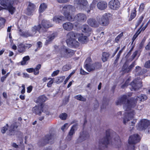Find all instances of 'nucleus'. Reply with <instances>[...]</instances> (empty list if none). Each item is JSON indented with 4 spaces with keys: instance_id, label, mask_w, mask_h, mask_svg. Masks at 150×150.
I'll list each match as a JSON object with an SVG mask.
<instances>
[{
    "instance_id": "obj_1",
    "label": "nucleus",
    "mask_w": 150,
    "mask_h": 150,
    "mask_svg": "<svg viewBox=\"0 0 150 150\" xmlns=\"http://www.w3.org/2000/svg\"><path fill=\"white\" fill-rule=\"evenodd\" d=\"M131 96V95H124L119 98L116 102L117 105H124L123 109L126 111L123 121L125 124L131 120L135 114L134 111L131 109V108L135 107L137 105V102L134 100L133 98H131L129 100L128 99V98Z\"/></svg>"
},
{
    "instance_id": "obj_2",
    "label": "nucleus",
    "mask_w": 150,
    "mask_h": 150,
    "mask_svg": "<svg viewBox=\"0 0 150 150\" xmlns=\"http://www.w3.org/2000/svg\"><path fill=\"white\" fill-rule=\"evenodd\" d=\"M13 0H0V5L4 7V8L8 9L12 15L16 10L15 8L13 6Z\"/></svg>"
},
{
    "instance_id": "obj_3",
    "label": "nucleus",
    "mask_w": 150,
    "mask_h": 150,
    "mask_svg": "<svg viewBox=\"0 0 150 150\" xmlns=\"http://www.w3.org/2000/svg\"><path fill=\"white\" fill-rule=\"evenodd\" d=\"M140 140L138 134H134L130 136L128 139L129 144L128 146V150H135V145Z\"/></svg>"
},
{
    "instance_id": "obj_4",
    "label": "nucleus",
    "mask_w": 150,
    "mask_h": 150,
    "mask_svg": "<svg viewBox=\"0 0 150 150\" xmlns=\"http://www.w3.org/2000/svg\"><path fill=\"white\" fill-rule=\"evenodd\" d=\"M48 107L47 106L43 105L41 103L40 106H36L33 108L32 111L33 113L40 115L42 112L45 113L47 115H49V112L48 110Z\"/></svg>"
},
{
    "instance_id": "obj_5",
    "label": "nucleus",
    "mask_w": 150,
    "mask_h": 150,
    "mask_svg": "<svg viewBox=\"0 0 150 150\" xmlns=\"http://www.w3.org/2000/svg\"><path fill=\"white\" fill-rule=\"evenodd\" d=\"M60 53L62 57L68 58L73 55L74 52L73 50L67 48L65 46H63L60 48Z\"/></svg>"
},
{
    "instance_id": "obj_6",
    "label": "nucleus",
    "mask_w": 150,
    "mask_h": 150,
    "mask_svg": "<svg viewBox=\"0 0 150 150\" xmlns=\"http://www.w3.org/2000/svg\"><path fill=\"white\" fill-rule=\"evenodd\" d=\"M110 14L105 13L98 19L99 24L103 26H106L109 24Z\"/></svg>"
},
{
    "instance_id": "obj_7",
    "label": "nucleus",
    "mask_w": 150,
    "mask_h": 150,
    "mask_svg": "<svg viewBox=\"0 0 150 150\" xmlns=\"http://www.w3.org/2000/svg\"><path fill=\"white\" fill-rule=\"evenodd\" d=\"M56 138V136L54 134H49L45 135L42 139V142L43 143V145L47 144H52Z\"/></svg>"
},
{
    "instance_id": "obj_8",
    "label": "nucleus",
    "mask_w": 150,
    "mask_h": 150,
    "mask_svg": "<svg viewBox=\"0 0 150 150\" xmlns=\"http://www.w3.org/2000/svg\"><path fill=\"white\" fill-rule=\"evenodd\" d=\"M150 124V122L149 120L146 119H142L137 126V129L139 130L146 129Z\"/></svg>"
},
{
    "instance_id": "obj_9",
    "label": "nucleus",
    "mask_w": 150,
    "mask_h": 150,
    "mask_svg": "<svg viewBox=\"0 0 150 150\" xmlns=\"http://www.w3.org/2000/svg\"><path fill=\"white\" fill-rule=\"evenodd\" d=\"M100 67V64L98 62H96L92 64L87 63L85 65V68L88 72L93 71L99 68Z\"/></svg>"
},
{
    "instance_id": "obj_10",
    "label": "nucleus",
    "mask_w": 150,
    "mask_h": 150,
    "mask_svg": "<svg viewBox=\"0 0 150 150\" xmlns=\"http://www.w3.org/2000/svg\"><path fill=\"white\" fill-rule=\"evenodd\" d=\"M110 134L107 131L106 136L101 139L99 142L100 146L107 147V146L110 143Z\"/></svg>"
},
{
    "instance_id": "obj_11",
    "label": "nucleus",
    "mask_w": 150,
    "mask_h": 150,
    "mask_svg": "<svg viewBox=\"0 0 150 150\" xmlns=\"http://www.w3.org/2000/svg\"><path fill=\"white\" fill-rule=\"evenodd\" d=\"M75 11V7L70 5H65L63 7L62 10L63 15L67 13H73Z\"/></svg>"
},
{
    "instance_id": "obj_12",
    "label": "nucleus",
    "mask_w": 150,
    "mask_h": 150,
    "mask_svg": "<svg viewBox=\"0 0 150 150\" xmlns=\"http://www.w3.org/2000/svg\"><path fill=\"white\" fill-rule=\"evenodd\" d=\"M89 137V134L87 131H83L81 132L79 136L77 139V142L78 143L81 142L88 138Z\"/></svg>"
},
{
    "instance_id": "obj_13",
    "label": "nucleus",
    "mask_w": 150,
    "mask_h": 150,
    "mask_svg": "<svg viewBox=\"0 0 150 150\" xmlns=\"http://www.w3.org/2000/svg\"><path fill=\"white\" fill-rule=\"evenodd\" d=\"M132 87V91L133 90L136 91L139 89L142 86V82L138 79L134 80L131 83Z\"/></svg>"
},
{
    "instance_id": "obj_14",
    "label": "nucleus",
    "mask_w": 150,
    "mask_h": 150,
    "mask_svg": "<svg viewBox=\"0 0 150 150\" xmlns=\"http://www.w3.org/2000/svg\"><path fill=\"white\" fill-rule=\"evenodd\" d=\"M109 6L113 10H117L120 6V3L117 0H112L109 3Z\"/></svg>"
},
{
    "instance_id": "obj_15",
    "label": "nucleus",
    "mask_w": 150,
    "mask_h": 150,
    "mask_svg": "<svg viewBox=\"0 0 150 150\" xmlns=\"http://www.w3.org/2000/svg\"><path fill=\"white\" fill-rule=\"evenodd\" d=\"M79 36V33H76L73 31L70 32L67 35L66 42H67L72 40L77 39V37Z\"/></svg>"
},
{
    "instance_id": "obj_16",
    "label": "nucleus",
    "mask_w": 150,
    "mask_h": 150,
    "mask_svg": "<svg viewBox=\"0 0 150 150\" xmlns=\"http://www.w3.org/2000/svg\"><path fill=\"white\" fill-rule=\"evenodd\" d=\"M74 4L78 5L81 8L86 7L88 4V3L86 0H74Z\"/></svg>"
},
{
    "instance_id": "obj_17",
    "label": "nucleus",
    "mask_w": 150,
    "mask_h": 150,
    "mask_svg": "<svg viewBox=\"0 0 150 150\" xmlns=\"http://www.w3.org/2000/svg\"><path fill=\"white\" fill-rule=\"evenodd\" d=\"M78 125L76 124L73 125L71 127L68 135L67 137V139L69 141H70L73 135L75 133V131L77 129Z\"/></svg>"
},
{
    "instance_id": "obj_18",
    "label": "nucleus",
    "mask_w": 150,
    "mask_h": 150,
    "mask_svg": "<svg viewBox=\"0 0 150 150\" xmlns=\"http://www.w3.org/2000/svg\"><path fill=\"white\" fill-rule=\"evenodd\" d=\"M88 23L90 26L94 28H96L99 25L98 20L97 21L95 19L90 18L87 21Z\"/></svg>"
},
{
    "instance_id": "obj_19",
    "label": "nucleus",
    "mask_w": 150,
    "mask_h": 150,
    "mask_svg": "<svg viewBox=\"0 0 150 150\" xmlns=\"http://www.w3.org/2000/svg\"><path fill=\"white\" fill-rule=\"evenodd\" d=\"M135 62H133L129 66H127L126 64H124L122 69V71L125 73H128L131 71L132 69L134 66Z\"/></svg>"
},
{
    "instance_id": "obj_20",
    "label": "nucleus",
    "mask_w": 150,
    "mask_h": 150,
    "mask_svg": "<svg viewBox=\"0 0 150 150\" xmlns=\"http://www.w3.org/2000/svg\"><path fill=\"white\" fill-rule=\"evenodd\" d=\"M62 26L64 29L67 31L71 30L74 27V25L70 22H67L64 23Z\"/></svg>"
},
{
    "instance_id": "obj_21",
    "label": "nucleus",
    "mask_w": 150,
    "mask_h": 150,
    "mask_svg": "<svg viewBox=\"0 0 150 150\" xmlns=\"http://www.w3.org/2000/svg\"><path fill=\"white\" fill-rule=\"evenodd\" d=\"M75 18L79 21L84 22L87 19L86 15L83 13H79L77 14Z\"/></svg>"
},
{
    "instance_id": "obj_22",
    "label": "nucleus",
    "mask_w": 150,
    "mask_h": 150,
    "mask_svg": "<svg viewBox=\"0 0 150 150\" xmlns=\"http://www.w3.org/2000/svg\"><path fill=\"white\" fill-rule=\"evenodd\" d=\"M18 122H16L11 125L10 126L9 131V134L10 135H13L15 134L14 131L15 129L17 128L18 126Z\"/></svg>"
},
{
    "instance_id": "obj_23",
    "label": "nucleus",
    "mask_w": 150,
    "mask_h": 150,
    "mask_svg": "<svg viewBox=\"0 0 150 150\" xmlns=\"http://www.w3.org/2000/svg\"><path fill=\"white\" fill-rule=\"evenodd\" d=\"M42 28L41 25L39 24L38 25H35L31 28L30 32L31 33L32 37L35 35L37 33V31H39Z\"/></svg>"
},
{
    "instance_id": "obj_24",
    "label": "nucleus",
    "mask_w": 150,
    "mask_h": 150,
    "mask_svg": "<svg viewBox=\"0 0 150 150\" xmlns=\"http://www.w3.org/2000/svg\"><path fill=\"white\" fill-rule=\"evenodd\" d=\"M28 4L27 8V14L28 15H30L31 13L34 11L35 8V5L30 2H28Z\"/></svg>"
},
{
    "instance_id": "obj_25",
    "label": "nucleus",
    "mask_w": 150,
    "mask_h": 150,
    "mask_svg": "<svg viewBox=\"0 0 150 150\" xmlns=\"http://www.w3.org/2000/svg\"><path fill=\"white\" fill-rule=\"evenodd\" d=\"M107 4L104 1H101L98 3L97 6L100 10H102L105 9L107 7Z\"/></svg>"
},
{
    "instance_id": "obj_26",
    "label": "nucleus",
    "mask_w": 150,
    "mask_h": 150,
    "mask_svg": "<svg viewBox=\"0 0 150 150\" xmlns=\"http://www.w3.org/2000/svg\"><path fill=\"white\" fill-rule=\"evenodd\" d=\"M134 100L136 101L137 103V101L139 100L140 102L144 101L147 98L146 96L144 94H141L139 96H135L134 98Z\"/></svg>"
},
{
    "instance_id": "obj_27",
    "label": "nucleus",
    "mask_w": 150,
    "mask_h": 150,
    "mask_svg": "<svg viewBox=\"0 0 150 150\" xmlns=\"http://www.w3.org/2000/svg\"><path fill=\"white\" fill-rule=\"evenodd\" d=\"M81 30L83 32L87 33L86 34L88 36L90 35L91 29L88 25H83L81 27Z\"/></svg>"
},
{
    "instance_id": "obj_28",
    "label": "nucleus",
    "mask_w": 150,
    "mask_h": 150,
    "mask_svg": "<svg viewBox=\"0 0 150 150\" xmlns=\"http://www.w3.org/2000/svg\"><path fill=\"white\" fill-rule=\"evenodd\" d=\"M66 43L69 46L74 47H77L79 45V42L76 40V39L72 40Z\"/></svg>"
},
{
    "instance_id": "obj_29",
    "label": "nucleus",
    "mask_w": 150,
    "mask_h": 150,
    "mask_svg": "<svg viewBox=\"0 0 150 150\" xmlns=\"http://www.w3.org/2000/svg\"><path fill=\"white\" fill-rule=\"evenodd\" d=\"M55 37L56 34L54 33H52L48 36L47 38V39L45 42V45H47L50 44Z\"/></svg>"
},
{
    "instance_id": "obj_30",
    "label": "nucleus",
    "mask_w": 150,
    "mask_h": 150,
    "mask_svg": "<svg viewBox=\"0 0 150 150\" xmlns=\"http://www.w3.org/2000/svg\"><path fill=\"white\" fill-rule=\"evenodd\" d=\"M79 36L77 37L79 41L81 42L84 43L88 41V38L87 36L85 35H83L82 34H79Z\"/></svg>"
},
{
    "instance_id": "obj_31",
    "label": "nucleus",
    "mask_w": 150,
    "mask_h": 150,
    "mask_svg": "<svg viewBox=\"0 0 150 150\" xmlns=\"http://www.w3.org/2000/svg\"><path fill=\"white\" fill-rule=\"evenodd\" d=\"M65 17L62 16H55L53 18V21L56 23H61L63 21H65Z\"/></svg>"
},
{
    "instance_id": "obj_32",
    "label": "nucleus",
    "mask_w": 150,
    "mask_h": 150,
    "mask_svg": "<svg viewBox=\"0 0 150 150\" xmlns=\"http://www.w3.org/2000/svg\"><path fill=\"white\" fill-rule=\"evenodd\" d=\"M41 24L45 28H47L52 26V25L50 22L45 20H42Z\"/></svg>"
},
{
    "instance_id": "obj_33",
    "label": "nucleus",
    "mask_w": 150,
    "mask_h": 150,
    "mask_svg": "<svg viewBox=\"0 0 150 150\" xmlns=\"http://www.w3.org/2000/svg\"><path fill=\"white\" fill-rule=\"evenodd\" d=\"M19 34L21 36L24 37L25 38H27L29 37H32V35L30 32V31H26L25 32H22L21 29L19 30Z\"/></svg>"
},
{
    "instance_id": "obj_34",
    "label": "nucleus",
    "mask_w": 150,
    "mask_h": 150,
    "mask_svg": "<svg viewBox=\"0 0 150 150\" xmlns=\"http://www.w3.org/2000/svg\"><path fill=\"white\" fill-rule=\"evenodd\" d=\"M65 18L68 20L70 21H74V17L73 13H67L64 14Z\"/></svg>"
},
{
    "instance_id": "obj_35",
    "label": "nucleus",
    "mask_w": 150,
    "mask_h": 150,
    "mask_svg": "<svg viewBox=\"0 0 150 150\" xmlns=\"http://www.w3.org/2000/svg\"><path fill=\"white\" fill-rule=\"evenodd\" d=\"M18 50L21 53H23L25 51V49L24 45L22 43L20 44L18 46Z\"/></svg>"
},
{
    "instance_id": "obj_36",
    "label": "nucleus",
    "mask_w": 150,
    "mask_h": 150,
    "mask_svg": "<svg viewBox=\"0 0 150 150\" xmlns=\"http://www.w3.org/2000/svg\"><path fill=\"white\" fill-rule=\"evenodd\" d=\"M110 56V54L108 53L104 52L103 53L102 55V59L103 62L107 61L109 58Z\"/></svg>"
},
{
    "instance_id": "obj_37",
    "label": "nucleus",
    "mask_w": 150,
    "mask_h": 150,
    "mask_svg": "<svg viewBox=\"0 0 150 150\" xmlns=\"http://www.w3.org/2000/svg\"><path fill=\"white\" fill-rule=\"evenodd\" d=\"M74 98L78 100L83 102H85L86 100V98L82 96L81 95H78L75 96Z\"/></svg>"
},
{
    "instance_id": "obj_38",
    "label": "nucleus",
    "mask_w": 150,
    "mask_h": 150,
    "mask_svg": "<svg viewBox=\"0 0 150 150\" xmlns=\"http://www.w3.org/2000/svg\"><path fill=\"white\" fill-rule=\"evenodd\" d=\"M47 8V6L45 4L43 3L41 4L40 6L39 10L40 13L42 12Z\"/></svg>"
},
{
    "instance_id": "obj_39",
    "label": "nucleus",
    "mask_w": 150,
    "mask_h": 150,
    "mask_svg": "<svg viewBox=\"0 0 150 150\" xmlns=\"http://www.w3.org/2000/svg\"><path fill=\"white\" fill-rule=\"evenodd\" d=\"M46 100V97L42 95L40 96L37 99V101L38 102L42 103L45 102Z\"/></svg>"
},
{
    "instance_id": "obj_40",
    "label": "nucleus",
    "mask_w": 150,
    "mask_h": 150,
    "mask_svg": "<svg viewBox=\"0 0 150 150\" xmlns=\"http://www.w3.org/2000/svg\"><path fill=\"white\" fill-rule=\"evenodd\" d=\"M41 67V65L40 64H38L36 68L34 69V74L35 75H37L39 73V70Z\"/></svg>"
},
{
    "instance_id": "obj_41",
    "label": "nucleus",
    "mask_w": 150,
    "mask_h": 150,
    "mask_svg": "<svg viewBox=\"0 0 150 150\" xmlns=\"http://www.w3.org/2000/svg\"><path fill=\"white\" fill-rule=\"evenodd\" d=\"M30 59V58L28 56H25L23 57V60L21 62V64L22 65H25L26 64V62Z\"/></svg>"
},
{
    "instance_id": "obj_42",
    "label": "nucleus",
    "mask_w": 150,
    "mask_h": 150,
    "mask_svg": "<svg viewBox=\"0 0 150 150\" xmlns=\"http://www.w3.org/2000/svg\"><path fill=\"white\" fill-rule=\"evenodd\" d=\"M136 8H134V11L131 13L130 18L129 19V21H131L136 16Z\"/></svg>"
},
{
    "instance_id": "obj_43",
    "label": "nucleus",
    "mask_w": 150,
    "mask_h": 150,
    "mask_svg": "<svg viewBox=\"0 0 150 150\" xmlns=\"http://www.w3.org/2000/svg\"><path fill=\"white\" fill-rule=\"evenodd\" d=\"M71 66L69 65H64L62 68V70L64 71H67L71 69Z\"/></svg>"
},
{
    "instance_id": "obj_44",
    "label": "nucleus",
    "mask_w": 150,
    "mask_h": 150,
    "mask_svg": "<svg viewBox=\"0 0 150 150\" xmlns=\"http://www.w3.org/2000/svg\"><path fill=\"white\" fill-rule=\"evenodd\" d=\"M75 72V71L73 70L72 72H71L69 76L66 78V79L64 81V84H65L67 82L68 80L70 79L71 76L74 74Z\"/></svg>"
},
{
    "instance_id": "obj_45",
    "label": "nucleus",
    "mask_w": 150,
    "mask_h": 150,
    "mask_svg": "<svg viewBox=\"0 0 150 150\" xmlns=\"http://www.w3.org/2000/svg\"><path fill=\"white\" fill-rule=\"evenodd\" d=\"M96 3L93 2L90 6V10H88L87 12L88 13L90 12V10H93L96 7Z\"/></svg>"
},
{
    "instance_id": "obj_46",
    "label": "nucleus",
    "mask_w": 150,
    "mask_h": 150,
    "mask_svg": "<svg viewBox=\"0 0 150 150\" xmlns=\"http://www.w3.org/2000/svg\"><path fill=\"white\" fill-rule=\"evenodd\" d=\"M12 146L13 147L17 149V150H24V149L23 148H21V149L20 147H19L18 145L15 143H13L12 144Z\"/></svg>"
},
{
    "instance_id": "obj_47",
    "label": "nucleus",
    "mask_w": 150,
    "mask_h": 150,
    "mask_svg": "<svg viewBox=\"0 0 150 150\" xmlns=\"http://www.w3.org/2000/svg\"><path fill=\"white\" fill-rule=\"evenodd\" d=\"M5 22V20L4 19L0 18V27H3L4 26Z\"/></svg>"
},
{
    "instance_id": "obj_48",
    "label": "nucleus",
    "mask_w": 150,
    "mask_h": 150,
    "mask_svg": "<svg viewBox=\"0 0 150 150\" xmlns=\"http://www.w3.org/2000/svg\"><path fill=\"white\" fill-rule=\"evenodd\" d=\"M67 117V115L65 113H62L59 116V117H60V118L63 120H66Z\"/></svg>"
},
{
    "instance_id": "obj_49",
    "label": "nucleus",
    "mask_w": 150,
    "mask_h": 150,
    "mask_svg": "<svg viewBox=\"0 0 150 150\" xmlns=\"http://www.w3.org/2000/svg\"><path fill=\"white\" fill-rule=\"evenodd\" d=\"M129 79H128L125 82V83L124 84L121 86V88H124L125 87H126L128 85L129 83Z\"/></svg>"
},
{
    "instance_id": "obj_50",
    "label": "nucleus",
    "mask_w": 150,
    "mask_h": 150,
    "mask_svg": "<svg viewBox=\"0 0 150 150\" xmlns=\"http://www.w3.org/2000/svg\"><path fill=\"white\" fill-rule=\"evenodd\" d=\"M8 124H6V126H4L2 128L1 130V132L3 134L5 133L6 132L8 129Z\"/></svg>"
},
{
    "instance_id": "obj_51",
    "label": "nucleus",
    "mask_w": 150,
    "mask_h": 150,
    "mask_svg": "<svg viewBox=\"0 0 150 150\" xmlns=\"http://www.w3.org/2000/svg\"><path fill=\"white\" fill-rule=\"evenodd\" d=\"M144 16H142L139 18V20L137 23V25H136V27H137L140 24Z\"/></svg>"
},
{
    "instance_id": "obj_52",
    "label": "nucleus",
    "mask_w": 150,
    "mask_h": 150,
    "mask_svg": "<svg viewBox=\"0 0 150 150\" xmlns=\"http://www.w3.org/2000/svg\"><path fill=\"white\" fill-rule=\"evenodd\" d=\"M68 127V123H65L62 127L61 129L62 131H64L65 130L67 129Z\"/></svg>"
},
{
    "instance_id": "obj_53",
    "label": "nucleus",
    "mask_w": 150,
    "mask_h": 150,
    "mask_svg": "<svg viewBox=\"0 0 150 150\" xmlns=\"http://www.w3.org/2000/svg\"><path fill=\"white\" fill-rule=\"evenodd\" d=\"M123 35V33H121L116 37L115 39V40L116 42H118L121 37Z\"/></svg>"
},
{
    "instance_id": "obj_54",
    "label": "nucleus",
    "mask_w": 150,
    "mask_h": 150,
    "mask_svg": "<svg viewBox=\"0 0 150 150\" xmlns=\"http://www.w3.org/2000/svg\"><path fill=\"white\" fill-rule=\"evenodd\" d=\"M144 66L146 68H150V60H148L145 62Z\"/></svg>"
},
{
    "instance_id": "obj_55",
    "label": "nucleus",
    "mask_w": 150,
    "mask_h": 150,
    "mask_svg": "<svg viewBox=\"0 0 150 150\" xmlns=\"http://www.w3.org/2000/svg\"><path fill=\"white\" fill-rule=\"evenodd\" d=\"M59 72V70H58L54 71L51 75L53 77L57 75L58 74Z\"/></svg>"
},
{
    "instance_id": "obj_56",
    "label": "nucleus",
    "mask_w": 150,
    "mask_h": 150,
    "mask_svg": "<svg viewBox=\"0 0 150 150\" xmlns=\"http://www.w3.org/2000/svg\"><path fill=\"white\" fill-rule=\"evenodd\" d=\"M60 3H65L69 1V0H57Z\"/></svg>"
},
{
    "instance_id": "obj_57",
    "label": "nucleus",
    "mask_w": 150,
    "mask_h": 150,
    "mask_svg": "<svg viewBox=\"0 0 150 150\" xmlns=\"http://www.w3.org/2000/svg\"><path fill=\"white\" fill-rule=\"evenodd\" d=\"M144 25V24H142L141 27H140L137 30V31L136 33V34L138 36L140 34L141 32L142 31V30H141V29L142 27Z\"/></svg>"
},
{
    "instance_id": "obj_58",
    "label": "nucleus",
    "mask_w": 150,
    "mask_h": 150,
    "mask_svg": "<svg viewBox=\"0 0 150 150\" xmlns=\"http://www.w3.org/2000/svg\"><path fill=\"white\" fill-rule=\"evenodd\" d=\"M138 51L137 50H136L134 52L132 56V59H134L135 57L137 56V53L138 52Z\"/></svg>"
},
{
    "instance_id": "obj_59",
    "label": "nucleus",
    "mask_w": 150,
    "mask_h": 150,
    "mask_svg": "<svg viewBox=\"0 0 150 150\" xmlns=\"http://www.w3.org/2000/svg\"><path fill=\"white\" fill-rule=\"evenodd\" d=\"M53 83V81L52 79L50 80L49 82L47 83V86L48 87H50L52 86V85Z\"/></svg>"
},
{
    "instance_id": "obj_60",
    "label": "nucleus",
    "mask_w": 150,
    "mask_h": 150,
    "mask_svg": "<svg viewBox=\"0 0 150 150\" xmlns=\"http://www.w3.org/2000/svg\"><path fill=\"white\" fill-rule=\"evenodd\" d=\"M144 7V4H142L139 7V11H142Z\"/></svg>"
},
{
    "instance_id": "obj_61",
    "label": "nucleus",
    "mask_w": 150,
    "mask_h": 150,
    "mask_svg": "<svg viewBox=\"0 0 150 150\" xmlns=\"http://www.w3.org/2000/svg\"><path fill=\"white\" fill-rule=\"evenodd\" d=\"M146 39V38H145L144 37V38L140 44V47H142L143 46L144 44L145 41Z\"/></svg>"
},
{
    "instance_id": "obj_62",
    "label": "nucleus",
    "mask_w": 150,
    "mask_h": 150,
    "mask_svg": "<svg viewBox=\"0 0 150 150\" xmlns=\"http://www.w3.org/2000/svg\"><path fill=\"white\" fill-rule=\"evenodd\" d=\"M65 78V76L60 77H59L58 80V81H59V82H62L63 80Z\"/></svg>"
},
{
    "instance_id": "obj_63",
    "label": "nucleus",
    "mask_w": 150,
    "mask_h": 150,
    "mask_svg": "<svg viewBox=\"0 0 150 150\" xmlns=\"http://www.w3.org/2000/svg\"><path fill=\"white\" fill-rule=\"evenodd\" d=\"M34 69L33 68H30L27 69H26V71L28 72L32 73L34 71Z\"/></svg>"
},
{
    "instance_id": "obj_64",
    "label": "nucleus",
    "mask_w": 150,
    "mask_h": 150,
    "mask_svg": "<svg viewBox=\"0 0 150 150\" xmlns=\"http://www.w3.org/2000/svg\"><path fill=\"white\" fill-rule=\"evenodd\" d=\"M145 49L147 50H150V41L146 46Z\"/></svg>"
}]
</instances>
